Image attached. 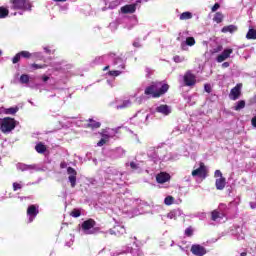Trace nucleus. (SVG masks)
<instances>
[{
  "label": "nucleus",
  "mask_w": 256,
  "mask_h": 256,
  "mask_svg": "<svg viewBox=\"0 0 256 256\" xmlns=\"http://www.w3.org/2000/svg\"><path fill=\"white\" fill-rule=\"evenodd\" d=\"M167 91H169V84L164 82H152L150 86L145 88L144 94L151 95L153 99H159V97H163Z\"/></svg>",
  "instance_id": "1"
},
{
  "label": "nucleus",
  "mask_w": 256,
  "mask_h": 256,
  "mask_svg": "<svg viewBox=\"0 0 256 256\" xmlns=\"http://www.w3.org/2000/svg\"><path fill=\"white\" fill-rule=\"evenodd\" d=\"M97 222L90 218L82 223V230L86 235H97V233H103L100 227H95Z\"/></svg>",
  "instance_id": "2"
},
{
  "label": "nucleus",
  "mask_w": 256,
  "mask_h": 256,
  "mask_svg": "<svg viewBox=\"0 0 256 256\" xmlns=\"http://www.w3.org/2000/svg\"><path fill=\"white\" fill-rule=\"evenodd\" d=\"M11 9L14 11H31L33 7L29 0H10Z\"/></svg>",
  "instance_id": "3"
},
{
  "label": "nucleus",
  "mask_w": 256,
  "mask_h": 256,
  "mask_svg": "<svg viewBox=\"0 0 256 256\" xmlns=\"http://www.w3.org/2000/svg\"><path fill=\"white\" fill-rule=\"evenodd\" d=\"M16 126L17 124L15 123V119L6 117L1 122L0 130L2 133H11Z\"/></svg>",
  "instance_id": "4"
},
{
  "label": "nucleus",
  "mask_w": 256,
  "mask_h": 256,
  "mask_svg": "<svg viewBox=\"0 0 256 256\" xmlns=\"http://www.w3.org/2000/svg\"><path fill=\"white\" fill-rule=\"evenodd\" d=\"M37 53H31L27 50H23L18 52L13 58H12V63L13 65H17V63H19V61H21V58L23 59H31V57H36Z\"/></svg>",
  "instance_id": "5"
},
{
  "label": "nucleus",
  "mask_w": 256,
  "mask_h": 256,
  "mask_svg": "<svg viewBox=\"0 0 256 256\" xmlns=\"http://www.w3.org/2000/svg\"><path fill=\"white\" fill-rule=\"evenodd\" d=\"M191 175H192V177H199L200 179H207V166H205V163L200 162L199 168L193 170Z\"/></svg>",
  "instance_id": "6"
},
{
  "label": "nucleus",
  "mask_w": 256,
  "mask_h": 256,
  "mask_svg": "<svg viewBox=\"0 0 256 256\" xmlns=\"http://www.w3.org/2000/svg\"><path fill=\"white\" fill-rule=\"evenodd\" d=\"M241 89H243V84H236V86L230 90L229 99H231V101H237V99L241 97Z\"/></svg>",
  "instance_id": "7"
},
{
  "label": "nucleus",
  "mask_w": 256,
  "mask_h": 256,
  "mask_svg": "<svg viewBox=\"0 0 256 256\" xmlns=\"http://www.w3.org/2000/svg\"><path fill=\"white\" fill-rule=\"evenodd\" d=\"M67 173L69 175L68 180L70 181V185L72 189L77 186V170H75L73 167L67 168Z\"/></svg>",
  "instance_id": "8"
},
{
  "label": "nucleus",
  "mask_w": 256,
  "mask_h": 256,
  "mask_svg": "<svg viewBox=\"0 0 256 256\" xmlns=\"http://www.w3.org/2000/svg\"><path fill=\"white\" fill-rule=\"evenodd\" d=\"M109 233L110 235H114L115 237H123V235L127 233V230L125 229V226L116 225L109 230Z\"/></svg>",
  "instance_id": "9"
},
{
  "label": "nucleus",
  "mask_w": 256,
  "mask_h": 256,
  "mask_svg": "<svg viewBox=\"0 0 256 256\" xmlns=\"http://www.w3.org/2000/svg\"><path fill=\"white\" fill-rule=\"evenodd\" d=\"M190 251L193 255L196 256H203L207 254V250L205 249V247L199 244L192 245Z\"/></svg>",
  "instance_id": "10"
},
{
  "label": "nucleus",
  "mask_w": 256,
  "mask_h": 256,
  "mask_svg": "<svg viewBox=\"0 0 256 256\" xmlns=\"http://www.w3.org/2000/svg\"><path fill=\"white\" fill-rule=\"evenodd\" d=\"M121 13H123L124 15H131L133 13H135V11H137V4H127L125 6H122L120 8Z\"/></svg>",
  "instance_id": "11"
},
{
  "label": "nucleus",
  "mask_w": 256,
  "mask_h": 256,
  "mask_svg": "<svg viewBox=\"0 0 256 256\" xmlns=\"http://www.w3.org/2000/svg\"><path fill=\"white\" fill-rule=\"evenodd\" d=\"M156 181L160 185H163L164 183H167V181H171V175L167 172H160L156 175Z\"/></svg>",
  "instance_id": "12"
},
{
  "label": "nucleus",
  "mask_w": 256,
  "mask_h": 256,
  "mask_svg": "<svg viewBox=\"0 0 256 256\" xmlns=\"http://www.w3.org/2000/svg\"><path fill=\"white\" fill-rule=\"evenodd\" d=\"M231 53H233V49H225L220 55L217 56V63H223V61H227V59L231 57Z\"/></svg>",
  "instance_id": "13"
},
{
  "label": "nucleus",
  "mask_w": 256,
  "mask_h": 256,
  "mask_svg": "<svg viewBox=\"0 0 256 256\" xmlns=\"http://www.w3.org/2000/svg\"><path fill=\"white\" fill-rule=\"evenodd\" d=\"M184 83L186 87H193V85L196 83L195 75L191 74V72H187L184 75Z\"/></svg>",
  "instance_id": "14"
},
{
  "label": "nucleus",
  "mask_w": 256,
  "mask_h": 256,
  "mask_svg": "<svg viewBox=\"0 0 256 256\" xmlns=\"http://www.w3.org/2000/svg\"><path fill=\"white\" fill-rule=\"evenodd\" d=\"M225 185H227V180L225 179V177L216 179L215 186L218 191H223L225 189Z\"/></svg>",
  "instance_id": "15"
},
{
  "label": "nucleus",
  "mask_w": 256,
  "mask_h": 256,
  "mask_svg": "<svg viewBox=\"0 0 256 256\" xmlns=\"http://www.w3.org/2000/svg\"><path fill=\"white\" fill-rule=\"evenodd\" d=\"M157 113H162V115H169L171 113V109L167 104H162L156 108Z\"/></svg>",
  "instance_id": "16"
},
{
  "label": "nucleus",
  "mask_w": 256,
  "mask_h": 256,
  "mask_svg": "<svg viewBox=\"0 0 256 256\" xmlns=\"http://www.w3.org/2000/svg\"><path fill=\"white\" fill-rule=\"evenodd\" d=\"M238 27L236 25H233V24H230L228 26H224L222 29H221V32L222 33H235L238 31Z\"/></svg>",
  "instance_id": "17"
},
{
  "label": "nucleus",
  "mask_w": 256,
  "mask_h": 256,
  "mask_svg": "<svg viewBox=\"0 0 256 256\" xmlns=\"http://www.w3.org/2000/svg\"><path fill=\"white\" fill-rule=\"evenodd\" d=\"M27 215H29V217H37V215H39V210L37 209V206L30 205L27 208Z\"/></svg>",
  "instance_id": "18"
},
{
  "label": "nucleus",
  "mask_w": 256,
  "mask_h": 256,
  "mask_svg": "<svg viewBox=\"0 0 256 256\" xmlns=\"http://www.w3.org/2000/svg\"><path fill=\"white\" fill-rule=\"evenodd\" d=\"M86 127L88 129H99V127H101V123L97 122V121H95L93 119H89Z\"/></svg>",
  "instance_id": "19"
},
{
  "label": "nucleus",
  "mask_w": 256,
  "mask_h": 256,
  "mask_svg": "<svg viewBox=\"0 0 256 256\" xmlns=\"http://www.w3.org/2000/svg\"><path fill=\"white\" fill-rule=\"evenodd\" d=\"M35 151H37V153L43 154V153H45V151H47V146H45V144H43V142H40V143L36 144Z\"/></svg>",
  "instance_id": "20"
},
{
  "label": "nucleus",
  "mask_w": 256,
  "mask_h": 256,
  "mask_svg": "<svg viewBox=\"0 0 256 256\" xmlns=\"http://www.w3.org/2000/svg\"><path fill=\"white\" fill-rule=\"evenodd\" d=\"M245 100H239L238 102L235 103L233 109L234 111H241V109H245Z\"/></svg>",
  "instance_id": "21"
},
{
  "label": "nucleus",
  "mask_w": 256,
  "mask_h": 256,
  "mask_svg": "<svg viewBox=\"0 0 256 256\" xmlns=\"http://www.w3.org/2000/svg\"><path fill=\"white\" fill-rule=\"evenodd\" d=\"M189 19H193V14L191 12H183L180 15V21H187Z\"/></svg>",
  "instance_id": "22"
},
{
  "label": "nucleus",
  "mask_w": 256,
  "mask_h": 256,
  "mask_svg": "<svg viewBox=\"0 0 256 256\" xmlns=\"http://www.w3.org/2000/svg\"><path fill=\"white\" fill-rule=\"evenodd\" d=\"M6 17H9V9L5 7H0V19H5Z\"/></svg>",
  "instance_id": "23"
},
{
  "label": "nucleus",
  "mask_w": 256,
  "mask_h": 256,
  "mask_svg": "<svg viewBox=\"0 0 256 256\" xmlns=\"http://www.w3.org/2000/svg\"><path fill=\"white\" fill-rule=\"evenodd\" d=\"M246 39L255 40L256 39V30L253 28H250L246 34Z\"/></svg>",
  "instance_id": "24"
},
{
  "label": "nucleus",
  "mask_w": 256,
  "mask_h": 256,
  "mask_svg": "<svg viewBox=\"0 0 256 256\" xmlns=\"http://www.w3.org/2000/svg\"><path fill=\"white\" fill-rule=\"evenodd\" d=\"M17 111H19V107H10L4 110V113L6 115H15V113H17Z\"/></svg>",
  "instance_id": "25"
},
{
  "label": "nucleus",
  "mask_w": 256,
  "mask_h": 256,
  "mask_svg": "<svg viewBox=\"0 0 256 256\" xmlns=\"http://www.w3.org/2000/svg\"><path fill=\"white\" fill-rule=\"evenodd\" d=\"M217 219H223V216H221V213H219V211L214 210L211 212V220L216 221Z\"/></svg>",
  "instance_id": "26"
},
{
  "label": "nucleus",
  "mask_w": 256,
  "mask_h": 256,
  "mask_svg": "<svg viewBox=\"0 0 256 256\" xmlns=\"http://www.w3.org/2000/svg\"><path fill=\"white\" fill-rule=\"evenodd\" d=\"M213 21H215V23H223V13L217 12L214 15Z\"/></svg>",
  "instance_id": "27"
},
{
  "label": "nucleus",
  "mask_w": 256,
  "mask_h": 256,
  "mask_svg": "<svg viewBox=\"0 0 256 256\" xmlns=\"http://www.w3.org/2000/svg\"><path fill=\"white\" fill-rule=\"evenodd\" d=\"M20 83H22V85H27V83H29V75L22 74L20 76Z\"/></svg>",
  "instance_id": "28"
},
{
  "label": "nucleus",
  "mask_w": 256,
  "mask_h": 256,
  "mask_svg": "<svg viewBox=\"0 0 256 256\" xmlns=\"http://www.w3.org/2000/svg\"><path fill=\"white\" fill-rule=\"evenodd\" d=\"M129 105H131V101L130 100H124L121 105H118L116 107V109H127V107H129Z\"/></svg>",
  "instance_id": "29"
},
{
  "label": "nucleus",
  "mask_w": 256,
  "mask_h": 256,
  "mask_svg": "<svg viewBox=\"0 0 256 256\" xmlns=\"http://www.w3.org/2000/svg\"><path fill=\"white\" fill-rule=\"evenodd\" d=\"M174 202H175V198L173 196H167L164 199L165 205H173Z\"/></svg>",
  "instance_id": "30"
},
{
  "label": "nucleus",
  "mask_w": 256,
  "mask_h": 256,
  "mask_svg": "<svg viewBox=\"0 0 256 256\" xmlns=\"http://www.w3.org/2000/svg\"><path fill=\"white\" fill-rule=\"evenodd\" d=\"M70 215L71 217H74V218L81 217V210L75 208L71 211Z\"/></svg>",
  "instance_id": "31"
},
{
  "label": "nucleus",
  "mask_w": 256,
  "mask_h": 256,
  "mask_svg": "<svg viewBox=\"0 0 256 256\" xmlns=\"http://www.w3.org/2000/svg\"><path fill=\"white\" fill-rule=\"evenodd\" d=\"M186 45H188V47H193V45H195V38L193 37L186 38Z\"/></svg>",
  "instance_id": "32"
},
{
  "label": "nucleus",
  "mask_w": 256,
  "mask_h": 256,
  "mask_svg": "<svg viewBox=\"0 0 256 256\" xmlns=\"http://www.w3.org/2000/svg\"><path fill=\"white\" fill-rule=\"evenodd\" d=\"M120 74H121V71L119 70H111L108 72V75H110V77H119Z\"/></svg>",
  "instance_id": "33"
},
{
  "label": "nucleus",
  "mask_w": 256,
  "mask_h": 256,
  "mask_svg": "<svg viewBox=\"0 0 256 256\" xmlns=\"http://www.w3.org/2000/svg\"><path fill=\"white\" fill-rule=\"evenodd\" d=\"M185 235L186 237H193V228L191 226L185 229Z\"/></svg>",
  "instance_id": "34"
},
{
  "label": "nucleus",
  "mask_w": 256,
  "mask_h": 256,
  "mask_svg": "<svg viewBox=\"0 0 256 256\" xmlns=\"http://www.w3.org/2000/svg\"><path fill=\"white\" fill-rule=\"evenodd\" d=\"M32 69H45V67H47V65L45 64H32L31 65Z\"/></svg>",
  "instance_id": "35"
},
{
  "label": "nucleus",
  "mask_w": 256,
  "mask_h": 256,
  "mask_svg": "<svg viewBox=\"0 0 256 256\" xmlns=\"http://www.w3.org/2000/svg\"><path fill=\"white\" fill-rule=\"evenodd\" d=\"M22 185L20 183L14 182L13 183V191H19V189H22Z\"/></svg>",
  "instance_id": "36"
},
{
  "label": "nucleus",
  "mask_w": 256,
  "mask_h": 256,
  "mask_svg": "<svg viewBox=\"0 0 256 256\" xmlns=\"http://www.w3.org/2000/svg\"><path fill=\"white\" fill-rule=\"evenodd\" d=\"M107 143V140L105 138L100 139V141H98L97 145L98 147H103V145H105Z\"/></svg>",
  "instance_id": "37"
},
{
  "label": "nucleus",
  "mask_w": 256,
  "mask_h": 256,
  "mask_svg": "<svg viewBox=\"0 0 256 256\" xmlns=\"http://www.w3.org/2000/svg\"><path fill=\"white\" fill-rule=\"evenodd\" d=\"M214 177H219V179H221V177H223V173L221 172V170H216L214 172Z\"/></svg>",
  "instance_id": "38"
},
{
  "label": "nucleus",
  "mask_w": 256,
  "mask_h": 256,
  "mask_svg": "<svg viewBox=\"0 0 256 256\" xmlns=\"http://www.w3.org/2000/svg\"><path fill=\"white\" fill-rule=\"evenodd\" d=\"M223 51V46L222 45H219L217 46L216 48L213 49V53H219Z\"/></svg>",
  "instance_id": "39"
},
{
  "label": "nucleus",
  "mask_w": 256,
  "mask_h": 256,
  "mask_svg": "<svg viewBox=\"0 0 256 256\" xmlns=\"http://www.w3.org/2000/svg\"><path fill=\"white\" fill-rule=\"evenodd\" d=\"M204 91H206V93H211V84H205Z\"/></svg>",
  "instance_id": "40"
},
{
  "label": "nucleus",
  "mask_w": 256,
  "mask_h": 256,
  "mask_svg": "<svg viewBox=\"0 0 256 256\" xmlns=\"http://www.w3.org/2000/svg\"><path fill=\"white\" fill-rule=\"evenodd\" d=\"M221 7V5L219 3H215L212 7V13H215V11H217V9H219Z\"/></svg>",
  "instance_id": "41"
},
{
  "label": "nucleus",
  "mask_w": 256,
  "mask_h": 256,
  "mask_svg": "<svg viewBox=\"0 0 256 256\" xmlns=\"http://www.w3.org/2000/svg\"><path fill=\"white\" fill-rule=\"evenodd\" d=\"M131 169H139V166L135 162H130Z\"/></svg>",
  "instance_id": "42"
},
{
  "label": "nucleus",
  "mask_w": 256,
  "mask_h": 256,
  "mask_svg": "<svg viewBox=\"0 0 256 256\" xmlns=\"http://www.w3.org/2000/svg\"><path fill=\"white\" fill-rule=\"evenodd\" d=\"M60 168H61V169L67 168V162H61V163H60Z\"/></svg>",
  "instance_id": "43"
},
{
  "label": "nucleus",
  "mask_w": 256,
  "mask_h": 256,
  "mask_svg": "<svg viewBox=\"0 0 256 256\" xmlns=\"http://www.w3.org/2000/svg\"><path fill=\"white\" fill-rule=\"evenodd\" d=\"M174 61H175V63H179L181 61V57L174 56Z\"/></svg>",
  "instance_id": "44"
},
{
  "label": "nucleus",
  "mask_w": 256,
  "mask_h": 256,
  "mask_svg": "<svg viewBox=\"0 0 256 256\" xmlns=\"http://www.w3.org/2000/svg\"><path fill=\"white\" fill-rule=\"evenodd\" d=\"M229 62H224L223 64H222V67L224 68V69H227V67H229Z\"/></svg>",
  "instance_id": "45"
},
{
  "label": "nucleus",
  "mask_w": 256,
  "mask_h": 256,
  "mask_svg": "<svg viewBox=\"0 0 256 256\" xmlns=\"http://www.w3.org/2000/svg\"><path fill=\"white\" fill-rule=\"evenodd\" d=\"M48 79H49V76H42V81H44V83H47Z\"/></svg>",
  "instance_id": "46"
},
{
  "label": "nucleus",
  "mask_w": 256,
  "mask_h": 256,
  "mask_svg": "<svg viewBox=\"0 0 256 256\" xmlns=\"http://www.w3.org/2000/svg\"><path fill=\"white\" fill-rule=\"evenodd\" d=\"M251 209H256V203L250 202Z\"/></svg>",
  "instance_id": "47"
},
{
  "label": "nucleus",
  "mask_w": 256,
  "mask_h": 256,
  "mask_svg": "<svg viewBox=\"0 0 256 256\" xmlns=\"http://www.w3.org/2000/svg\"><path fill=\"white\" fill-rule=\"evenodd\" d=\"M251 102H252V103H256V95H254V96L252 97Z\"/></svg>",
  "instance_id": "48"
},
{
  "label": "nucleus",
  "mask_w": 256,
  "mask_h": 256,
  "mask_svg": "<svg viewBox=\"0 0 256 256\" xmlns=\"http://www.w3.org/2000/svg\"><path fill=\"white\" fill-rule=\"evenodd\" d=\"M54 1H56V3H65V1L67 0H54Z\"/></svg>",
  "instance_id": "49"
},
{
  "label": "nucleus",
  "mask_w": 256,
  "mask_h": 256,
  "mask_svg": "<svg viewBox=\"0 0 256 256\" xmlns=\"http://www.w3.org/2000/svg\"><path fill=\"white\" fill-rule=\"evenodd\" d=\"M46 53H51V50H49V48H44Z\"/></svg>",
  "instance_id": "50"
},
{
  "label": "nucleus",
  "mask_w": 256,
  "mask_h": 256,
  "mask_svg": "<svg viewBox=\"0 0 256 256\" xmlns=\"http://www.w3.org/2000/svg\"><path fill=\"white\" fill-rule=\"evenodd\" d=\"M102 137H105V139H109V135L103 134Z\"/></svg>",
  "instance_id": "51"
},
{
  "label": "nucleus",
  "mask_w": 256,
  "mask_h": 256,
  "mask_svg": "<svg viewBox=\"0 0 256 256\" xmlns=\"http://www.w3.org/2000/svg\"><path fill=\"white\" fill-rule=\"evenodd\" d=\"M109 69V66L104 67L103 71H107Z\"/></svg>",
  "instance_id": "52"
},
{
  "label": "nucleus",
  "mask_w": 256,
  "mask_h": 256,
  "mask_svg": "<svg viewBox=\"0 0 256 256\" xmlns=\"http://www.w3.org/2000/svg\"><path fill=\"white\" fill-rule=\"evenodd\" d=\"M2 55H3V51L0 50V56H2Z\"/></svg>",
  "instance_id": "53"
},
{
  "label": "nucleus",
  "mask_w": 256,
  "mask_h": 256,
  "mask_svg": "<svg viewBox=\"0 0 256 256\" xmlns=\"http://www.w3.org/2000/svg\"><path fill=\"white\" fill-rule=\"evenodd\" d=\"M220 207H225V204H221Z\"/></svg>",
  "instance_id": "54"
}]
</instances>
